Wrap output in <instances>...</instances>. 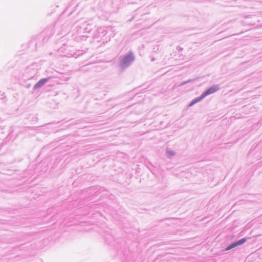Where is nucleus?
<instances>
[{
    "instance_id": "obj_1",
    "label": "nucleus",
    "mask_w": 262,
    "mask_h": 262,
    "mask_svg": "<svg viewBox=\"0 0 262 262\" xmlns=\"http://www.w3.org/2000/svg\"><path fill=\"white\" fill-rule=\"evenodd\" d=\"M219 88L217 86H212L211 88H210L208 89L206 92H205L201 96V97L199 98L196 100L195 101L191 103L190 105H192V104H194L195 102L199 101L204 97H205L208 95L212 94L214 92H215L216 91H217Z\"/></svg>"
},
{
    "instance_id": "obj_2",
    "label": "nucleus",
    "mask_w": 262,
    "mask_h": 262,
    "mask_svg": "<svg viewBox=\"0 0 262 262\" xmlns=\"http://www.w3.org/2000/svg\"><path fill=\"white\" fill-rule=\"evenodd\" d=\"M134 56L132 54H129L125 56L122 59V62L124 65H126L134 60Z\"/></svg>"
},
{
    "instance_id": "obj_5",
    "label": "nucleus",
    "mask_w": 262,
    "mask_h": 262,
    "mask_svg": "<svg viewBox=\"0 0 262 262\" xmlns=\"http://www.w3.org/2000/svg\"><path fill=\"white\" fill-rule=\"evenodd\" d=\"M237 246V244H236L235 243H233L232 244H231V245H230L229 246H228L227 248H226V250H229Z\"/></svg>"
},
{
    "instance_id": "obj_4",
    "label": "nucleus",
    "mask_w": 262,
    "mask_h": 262,
    "mask_svg": "<svg viewBox=\"0 0 262 262\" xmlns=\"http://www.w3.org/2000/svg\"><path fill=\"white\" fill-rule=\"evenodd\" d=\"M246 241V238H242L240 240H239L238 241L235 242L236 244H237V246H238V245H241L243 244H244V243H245Z\"/></svg>"
},
{
    "instance_id": "obj_3",
    "label": "nucleus",
    "mask_w": 262,
    "mask_h": 262,
    "mask_svg": "<svg viewBox=\"0 0 262 262\" xmlns=\"http://www.w3.org/2000/svg\"><path fill=\"white\" fill-rule=\"evenodd\" d=\"M48 79L43 78L38 81L34 85L35 89H37L42 86L47 81Z\"/></svg>"
}]
</instances>
